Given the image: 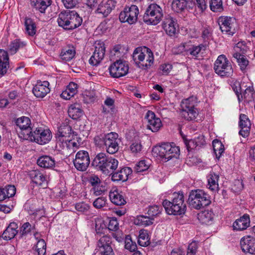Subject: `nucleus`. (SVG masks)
I'll return each instance as SVG.
<instances>
[{
	"mask_svg": "<svg viewBox=\"0 0 255 255\" xmlns=\"http://www.w3.org/2000/svg\"><path fill=\"white\" fill-rule=\"evenodd\" d=\"M75 55V50L72 48H69L68 49H63L61 53V57L62 60L66 61H70Z\"/></svg>",
	"mask_w": 255,
	"mask_h": 255,
	"instance_id": "obj_44",
	"label": "nucleus"
},
{
	"mask_svg": "<svg viewBox=\"0 0 255 255\" xmlns=\"http://www.w3.org/2000/svg\"><path fill=\"white\" fill-rule=\"evenodd\" d=\"M219 175L211 172L208 176V187L212 191H217L219 189L218 180Z\"/></svg>",
	"mask_w": 255,
	"mask_h": 255,
	"instance_id": "obj_35",
	"label": "nucleus"
},
{
	"mask_svg": "<svg viewBox=\"0 0 255 255\" xmlns=\"http://www.w3.org/2000/svg\"><path fill=\"white\" fill-rule=\"evenodd\" d=\"M18 225L14 222L10 223L2 234V238L5 240H10L14 238L18 233Z\"/></svg>",
	"mask_w": 255,
	"mask_h": 255,
	"instance_id": "obj_32",
	"label": "nucleus"
},
{
	"mask_svg": "<svg viewBox=\"0 0 255 255\" xmlns=\"http://www.w3.org/2000/svg\"><path fill=\"white\" fill-rule=\"evenodd\" d=\"M197 248V243L192 242L188 246L186 255H195L196 253Z\"/></svg>",
	"mask_w": 255,
	"mask_h": 255,
	"instance_id": "obj_59",
	"label": "nucleus"
},
{
	"mask_svg": "<svg viewBox=\"0 0 255 255\" xmlns=\"http://www.w3.org/2000/svg\"><path fill=\"white\" fill-rule=\"evenodd\" d=\"M162 27L168 35L172 36L175 34L178 24L175 18L167 14L162 21Z\"/></svg>",
	"mask_w": 255,
	"mask_h": 255,
	"instance_id": "obj_21",
	"label": "nucleus"
},
{
	"mask_svg": "<svg viewBox=\"0 0 255 255\" xmlns=\"http://www.w3.org/2000/svg\"><path fill=\"white\" fill-rule=\"evenodd\" d=\"M133 60L139 68L148 69L154 62V56L151 50L143 46L136 48L132 54Z\"/></svg>",
	"mask_w": 255,
	"mask_h": 255,
	"instance_id": "obj_4",
	"label": "nucleus"
},
{
	"mask_svg": "<svg viewBox=\"0 0 255 255\" xmlns=\"http://www.w3.org/2000/svg\"><path fill=\"white\" fill-rule=\"evenodd\" d=\"M159 157L166 162L172 158H177L180 150L174 143H164L153 149Z\"/></svg>",
	"mask_w": 255,
	"mask_h": 255,
	"instance_id": "obj_7",
	"label": "nucleus"
},
{
	"mask_svg": "<svg viewBox=\"0 0 255 255\" xmlns=\"http://www.w3.org/2000/svg\"><path fill=\"white\" fill-rule=\"evenodd\" d=\"M52 138V134L49 129L43 128H37L33 131L31 132L29 137L27 140L34 141L39 144L48 143Z\"/></svg>",
	"mask_w": 255,
	"mask_h": 255,
	"instance_id": "obj_10",
	"label": "nucleus"
},
{
	"mask_svg": "<svg viewBox=\"0 0 255 255\" xmlns=\"http://www.w3.org/2000/svg\"><path fill=\"white\" fill-rule=\"evenodd\" d=\"M105 54V44L100 42L96 43L95 51L89 59V63L93 66H97L103 59Z\"/></svg>",
	"mask_w": 255,
	"mask_h": 255,
	"instance_id": "obj_19",
	"label": "nucleus"
},
{
	"mask_svg": "<svg viewBox=\"0 0 255 255\" xmlns=\"http://www.w3.org/2000/svg\"><path fill=\"white\" fill-rule=\"evenodd\" d=\"M188 2L186 0H173L172 3V9L176 12L184 11L187 7Z\"/></svg>",
	"mask_w": 255,
	"mask_h": 255,
	"instance_id": "obj_40",
	"label": "nucleus"
},
{
	"mask_svg": "<svg viewBox=\"0 0 255 255\" xmlns=\"http://www.w3.org/2000/svg\"><path fill=\"white\" fill-rule=\"evenodd\" d=\"M240 245L244 252L255 254V238L250 236L244 237L241 240Z\"/></svg>",
	"mask_w": 255,
	"mask_h": 255,
	"instance_id": "obj_24",
	"label": "nucleus"
},
{
	"mask_svg": "<svg viewBox=\"0 0 255 255\" xmlns=\"http://www.w3.org/2000/svg\"><path fill=\"white\" fill-rule=\"evenodd\" d=\"M83 111L81 106L77 103L71 105L68 109V115L73 120H78L82 116Z\"/></svg>",
	"mask_w": 255,
	"mask_h": 255,
	"instance_id": "obj_34",
	"label": "nucleus"
},
{
	"mask_svg": "<svg viewBox=\"0 0 255 255\" xmlns=\"http://www.w3.org/2000/svg\"><path fill=\"white\" fill-rule=\"evenodd\" d=\"M234 50V53L244 55L249 50V47L245 41H240L236 44Z\"/></svg>",
	"mask_w": 255,
	"mask_h": 255,
	"instance_id": "obj_46",
	"label": "nucleus"
},
{
	"mask_svg": "<svg viewBox=\"0 0 255 255\" xmlns=\"http://www.w3.org/2000/svg\"><path fill=\"white\" fill-rule=\"evenodd\" d=\"M233 56L236 59V61L238 63L241 70L244 72H245L249 64V61L246 56L243 54L233 53Z\"/></svg>",
	"mask_w": 255,
	"mask_h": 255,
	"instance_id": "obj_36",
	"label": "nucleus"
},
{
	"mask_svg": "<svg viewBox=\"0 0 255 255\" xmlns=\"http://www.w3.org/2000/svg\"><path fill=\"white\" fill-rule=\"evenodd\" d=\"M149 164L145 160H142L137 163L134 167V170L136 172H141L148 169Z\"/></svg>",
	"mask_w": 255,
	"mask_h": 255,
	"instance_id": "obj_51",
	"label": "nucleus"
},
{
	"mask_svg": "<svg viewBox=\"0 0 255 255\" xmlns=\"http://www.w3.org/2000/svg\"><path fill=\"white\" fill-rule=\"evenodd\" d=\"M107 202V200L106 197H100L95 200L93 205L96 209H101L106 206Z\"/></svg>",
	"mask_w": 255,
	"mask_h": 255,
	"instance_id": "obj_52",
	"label": "nucleus"
},
{
	"mask_svg": "<svg viewBox=\"0 0 255 255\" xmlns=\"http://www.w3.org/2000/svg\"><path fill=\"white\" fill-rule=\"evenodd\" d=\"M132 169L130 167H125L120 170L112 173V180L113 181H126L129 175L132 173Z\"/></svg>",
	"mask_w": 255,
	"mask_h": 255,
	"instance_id": "obj_29",
	"label": "nucleus"
},
{
	"mask_svg": "<svg viewBox=\"0 0 255 255\" xmlns=\"http://www.w3.org/2000/svg\"><path fill=\"white\" fill-rule=\"evenodd\" d=\"M250 225V218L248 214H245L233 223L234 230L243 231L247 229Z\"/></svg>",
	"mask_w": 255,
	"mask_h": 255,
	"instance_id": "obj_30",
	"label": "nucleus"
},
{
	"mask_svg": "<svg viewBox=\"0 0 255 255\" xmlns=\"http://www.w3.org/2000/svg\"><path fill=\"white\" fill-rule=\"evenodd\" d=\"M148 122L147 128L152 132H157L161 127L162 123L159 118H156L154 112L148 111L145 115Z\"/></svg>",
	"mask_w": 255,
	"mask_h": 255,
	"instance_id": "obj_22",
	"label": "nucleus"
},
{
	"mask_svg": "<svg viewBox=\"0 0 255 255\" xmlns=\"http://www.w3.org/2000/svg\"><path fill=\"white\" fill-rule=\"evenodd\" d=\"M25 45V43L24 42L21 41L19 39H15L10 44L9 51L11 54H14L19 48L23 47Z\"/></svg>",
	"mask_w": 255,
	"mask_h": 255,
	"instance_id": "obj_43",
	"label": "nucleus"
},
{
	"mask_svg": "<svg viewBox=\"0 0 255 255\" xmlns=\"http://www.w3.org/2000/svg\"><path fill=\"white\" fill-rule=\"evenodd\" d=\"M215 72L222 77H230L233 74V69L225 55H219L214 64Z\"/></svg>",
	"mask_w": 255,
	"mask_h": 255,
	"instance_id": "obj_8",
	"label": "nucleus"
},
{
	"mask_svg": "<svg viewBox=\"0 0 255 255\" xmlns=\"http://www.w3.org/2000/svg\"><path fill=\"white\" fill-rule=\"evenodd\" d=\"M162 208L157 205H153L149 207L147 213L150 218H152L158 215L161 212Z\"/></svg>",
	"mask_w": 255,
	"mask_h": 255,
	"instance_id": "obj_53",
	"label": "nucleus"
},
{
	"mask_svg": "<svg viewBox=\"0 0 255 255\" xmlns=\"http://www.w3.org/2000/svg\"><path fill=\"white\" fill-rule=\"evenodd\" d=\"M64 5L67 8H71L74 7L77 3V0H62Z\"/></svg>",
	"mask_w": 255,
	"mask_h": 255,
	"instance_id": "obj_63",
	"label": "nucleus"
},
{
	"mask_svg": "<svg viewBox=\"0 0 255 255\" xmlns=\"http://www.w3.org/2000/svg\"><path fill=\"white\" fill-rule=\"evenodd\" d=\"M214 217L213 212L209 210H205L198 214V219L200 222L205 224H209L212 221Z\"/></svg>",
	"mask_w": 255,
	"mask_h": 255,
	"instance_id": "obj_38",
	"label": "nucleus"
},
{
	"mask_svg": "<svg viewBox=\"0 0 255 255\" xmlns=\"http://www.w3.org/2000/svg\"><path fill=\"white\" fill-rule=\"evenodd\" d=\"M162 205L169 215H181L185 213L186 206L184 203L183 192H174L171 201L164 200Z\"/></svg>",
	"mask_w": 255,
	"mask_h": 255,
	"instance_id": "obj_2",
	"label": "nucleus"
},
{
	"mask_svg": "<svg viewBox=\"0 0 255 255\" xmlns=\"http://www.w3.org/2000/svg\"><path fill=\"white\" fill-rule=\"evenodd\" d=\"M77 85L74 82H70L67 86L66 89L63 91L61 97L65 100H69L77 93Z\"/></svg>",
	"mask_w": 255,
	"mask_h": 255,
	"instance_id": "obj_33",
	"label": "nucleus"
},
{
	"mask_svg": "<svg viewBox=\"0 0 255 255\" xmlns=\"http://www.w3.org/2000/svg\"><path fill=\"white\" fill-rule=\"evenodd\" d=\"M89 183L93 186V194L97 196L101 195L104 192L102 182L98 175L92 174L88 179Z\"/></svg>",
	"mask_w": 255,
	"mask_h": 255,
	"instance_id": "obj_26",
	"label": "nucleus"
},
{
	"mask_svg": "<svg viewBox=\"0 0 255 255\" xmlns=\"http://www.w3.org/2000/svg\"><path fill=\"white\" fill-rule=\"evenodd\" d=\"M95 93L93 91H86L84 94V98L87 103L93 102L94 101Z\"/></svg>",
	"mask_w": 255,
	"mask_h": 255,
	"instance_id": "obj_61",
	"label": "nucleus"
},
{
	"mask_svg": "<svg viewBox=\"0 0 255 255\" xmlns=\"http://www.w3.org/2000/svg\"><path fill=\"white\" fill-rule=\"evenodd\" d=\"M163 16V10L158 4H150L146 9L143 16V21L147 24L156 25L160 22Z\"/></svg>",
	"mask_w": 255,
	"mask_h": 255,
	"instance_id": "obj_6",
	"label": "nucleus"
},
{
	"mask_svg": "<svg viewBox=\"0 0 255 255\" xmlns=\"http://www.w3.org/2000/svg\"><path fill=\"white\" fill-rule=\"evenodd\" d=\"M24 25L26 33L30 36H33L36 31V25L34 21L30 18L25 17Z\"/></svg>",
	"mask_w": 255,
	"mask_h": 255,
	"instance_id": "obj_39",
	"label": "nucleus"
},
{
	"mask_svg": "<svg viewBox=\"0 0 255 255\" xmlns=\"http://www.w3.org/2000/svg\"><path fill=\"white\" fill-rule=\"evenodd\" d=\"M3 189H4L6 198L11 197L15 194L16 188L13 185H8Z\"/></svg>",
	"mask_w": 255,
	"mask_h": 255,
	"instance_id": "obj_55",
	"label": "nucleus"
},
{
	"mask_svg": "<svg viewBox=\"0 0 255 255\" xmlns=\"http://www.w3.org/2000/svg\"><path fill=\"white\" fill-rule=\"evenodd\" d=\"M109 196L111 201L115 205L122 206L127 203L126 200L124 198V196L117 191L110 192Z\"/></svg>",
	"mask_w": 255,
	"mask_h": 255,
	"instance_id": "obj_37",
	"label": "nucleus"
},
{
	"mask_svg": "<svg viewBox=\"0 0 255 255\" xmlns=\"http://www.w3.org/2000/svg\"><path fill=\"white\" fill-rule=\"evenodd\" d=\"M29 175L32 182L36 186H47V183L45 176L38 170L30 171Z\"/></svg>",
	"mask_w": 255,
	"mask_h": 255,
	"instance_id": "obj_28",
	"label": "nucleus"
},
{
	"mask_svg": "<svg viewBox=\"0 0 255 255\" xmlns=\"http://www.w3.org/2000/svg\"><path fill=\"white\" fill-rule=\"evenodd\" d=\"M178 53H183L184 55H191L196 58L201 50H205V46L202 45L195 46L190 43H185L180 45L178 47Z\"/></svg>",
	"mask_w": 255,
	"mask_h": 255,
	"instance_id": "obj_18",
	"label": "nucleus"
},
{
	"mask_svg": "<svg viewBox=\"0 0 255 255\" xmlns=\"http://www.w3.org/2000/svg\"><path fill=\"white\" fill-rule=\"evenodd\" d=\"M128 65L125 61L117 60L109 67L111 75L114 78H120L126 75L128 71Z\"/></svg>",
	"mask_w": 255,
	"mask_h": 255,
	"instance_id": "obj_14",
	"label": "nucleus"
},
{
	"mask_svg": "<svg viewBox=\"0 0 255 255\" xmlns=\"http://www.w3.org/2000/svg\"><path fill=\"white\" fill-rule=\"evenodd\" d=\"M30 124V120L28 117H23L17 119L16 125L19 128L20 131L18 132L20 138L26 140L29 138L31 132Z\"/></svg>",
	"mask_w": 255,
	"mask_h": 255,
	"instance_id": "obj_16",
	"label": "nucleus"
},
{
	"mask_svg": "<svg viewBox=\"0 0 255 255\" xmlns=\"http://www.w3.org/2000/svg\"><path fill=\"white\" fill-rule=\"evenodd\" d=\"M57 21L63 29L73 30L82 24L83 19L75 11L67 10L60 12Z\"/></svg>",
	"mask_w": 255,
	"mask_h": 255,
	"instance_id": "obj_3",
	"label": "nucleus"
},
{
	"mask_svg": "<svg viewBox=\"0 0 255 255\" xmlns=\"http://www.w3.org/2000/svg\"><path fill=\"white\" fill-rule=\"evenodd\" d=\"M108 229L111 231H117L119 229V223L116 218H112L110 220Z\"/></svg>",
	"mask_w": 255,
	"mask_h": 255,
	"instance_id": "obj_60",
	"label": "nucleus"
},
{
	"mask_svg": "<svg viewBox=\"0 0 255 255\" xmlns=\"http://www.w3.org/2000/svg\"><path fill=\"white\" fill-rule=\"evenodd\" d=\"M49 83L47 81H38L32 89L33 94L37 98H42L50 92Z\"/></svg>",
	"mask_w": 255,
	"mask_h": 255,
	"instance_id": "obj_23",
	"label": "nucleus"
},
{
	"mask_svg": "<svg viewBox=\"0 0 255 255\" xmlns=\"http://www.w3.org/2000/svg\"><path fill=\"white\" fill-rule=\"evenodd\" d=\"M125 247L131 252H135L137 249V246L135 242H133L130 238L127 237L125 241Z\"/></svg>",
	"mask_w": 255,
	"mask_h": 255,
	"instance_id": "obj_54",
	"label": "nucleus"
},
{
	"mask_svg": "<svg viewBox=\"0 0 255 255\" xmlns=\"http://www.w3.org/2000/svg\"><path fill=\"white\" fill-rule=\"evenodd\" d=\"M73 163L78 170L86 171L90 163L89 153L85 150L79 151L76 154Z\"/></svg>",
	"mask_w": 255,
	"mask_h": 255,
	"instance_id": "obj_15",
	"label": "nucleus"
},
{
	"mask_svg": "<svg viewBox=\"0 0 255 255\" xmlns=\"http://www.w3.org/2000/svg\"><path fill=\"white\" fill-rule=\"evenodd\" d=\"M51 0H30L31 6L36 10L44 13L45 10L51 4Z\"/></svg>",
	"mask_w": 255,
	"mask_h": 255,
	"instance_id": "obj_31",
	"label": "nucleus"
},
{
	"mask_svg": "<svg viewBox=\"0 0 255 255\" xmlns=\"http://www.w3.org/2000/svg\"><path fill=\"white\" fill-rule=\"evenodd\" d=\"M220 29L223 34L233 35L237 31L236 20L228 16H221L218 20Z\"/></svg>",
	"mask_w": 255,
	"mask_h": 255,
	"instance_id": "obj_11",
	"label": "nucleus"
},
{
	"mask_svg": "<svg viewBox=\"0 0 255 255\" xmlns=\"http://www.w3.org/2000/svg\"><path fill=\"white\" fill-rule=\"evenodd\" d=\"M46 245L43 239L39 240L35 247L37 255H44L46 253Z\"/></svg>",
	"mask_w": 255,
	"mask_h": 255,
	"instance_id": "obj_49",
	"label": "nucleus"
},
{
	"mask_svg": "<svg viewBox=\"0 0 255 255\" xmlns=\"http://www.w3.org/2000/svg\"><path fill=\"white\" fill-rule=\"evenodd\" d=\"M187 202L190 206L197 210L203 208L211 203L209 195L200 189L191 191Z\"/></svg>",
	"mask_w": 255,
	"mask_h": 255,
	"instance_id": "obj_5",
	"label": "nucleus"
},
{
	"mask_svg": "<svg viewBox=\"0 0 255 255\" xmlns=\"http://www.w3.org/2000/svg\"><path fill=\"white\" fill-rule=\"evenodd\" d=\"M112 239L108 236L101 237L97 243L96 253L97 255H115L112 247Z\"/></svg>",
	"mask_w": 255,
	"mask_h": 255,
	"instance_id": "obj_12",
	"label": "nucleus"
},
{
	"mask_svg": "<svg viewBox=\"0 0 255 255\" xmlns=\"http://www.w3.org/2000/svg\"><path fill=\"white\" fill-rule=\"evenodd\" d=\"M119 161L116 158L101 152L96 155L92 165L106 175H111L117 168Z\"/></svg>",
	"mask_w": 255,
	"mask_h": 255,
	"instance_id": "obj_1",
	"label": "nucleus"
},
{
	"mask_svg": "<svg viewBox=\"0 0 255 255\" xmlns=\"http://www.w3.org/2000/svg\"><path fill=\"white\" fill-rule=\"evenodd\" d=\"M210 6L214 12H220L223 9L222 0H210Z\"/></svg>",
	"mask_w": 255,
	"mask_h": 255,
	"instance_id": "obj_48",
	"label": "nucleus"
},
{
	"mask_svg": "<svg viewBox=\"0 0 255 255\" xmlns=\"http://www.w3.org/2000/svg\"><path fill=\"white\" fill-rule=\"evenodd\" d=\"M195 99L194 97H191L182 101L181 103L182 110H187L195 107Z\"/></svg>",
	"mask_w": 255,
	"mask_h": 255,
	"instance_id": "obj_50",
	"label": "nucleus"
},
{
	"mask_svg": "<svg viewBox=\"0 0 255 255\" xmlns=\"http://www.w3.org/2000/svg\"><path fill=\"white\" fill-rule=\"evenodd\" d=\"M72 132L71 127L67 123H62L56 134V147L59 146L61 149L68 148L70 143L69 137Z\"/></svg>",
	"mask_w": 255,
	"mask_h": 255,
	"instance_id": "obj_9",
	"label": "nucleus"
},
{
	"mask_svg": "<svg viewBox=\"0 0 255 255\" xmlns=\"http://www.w3.org/2000/svg\"><path fill=\"white\" fill-rule=\"evenodd\" d=\"M105 135L100 134L96 136L94 138L95 144L99 146L105 145Z\"/></svg>",
	"mask_w": 255,
	"mask_h": 255,
	"instance_id": "obj_62",
	"label": "nucleus"
},
{
	"mask_svg": "<svg viewBox=\"0 0 255 255\" xmlns=\"http://www.w3.org/2000/svg\"><path fill=\"white\" fill-rule=\"evenodd\" d=\"M199 114L198 110L195 107L187 109V110H182L181 114L185 119L188 121L195 120Z\"/></svg>",
	"mask_w": 255,
	"mask_h": 255,
	"instance_id": "obj_41",
	"label": "nucleus"
},
{
	"mask_svg": "<svg viewBox=\"0 0 255 255\" xmlns=\"http://www.w3.org/2000/svg\"><path fill=\"white\" fill-rule=\"evenodd\" d=\"M139 13L138 8L135 5L126 7L119 15L120 20L122 22H128L130 24L136 22Z\"/></svg>",
	"mask_w": 255,
	"mask_h": 255,
	"instance_id": "obj_13",
	"label": "nucleus"
},
{
	"mask_svg": "<svg viewBox=\"0 0 255 255\" xmlns=\"http://www.w3.org/2000/svg\"><path fill=\"white\" fill-rule=\"evenodd\" d=\"M153 220V218H150L149 216L140 215L137 217L134 223L136 225L146 226L152 224Z\"/></svg>",
	"mask_w": 255,
	"mask_h": 255,
	"instance_id": "obj_42",
	"label": "nucleus"
},
{
	"mask_svg": "<svg viewBox=\"0 0 255 255\" xmlns=\"http://www.w3.org/2000/svg\"><path fill=\"white\" fill-rule=\"evenodd\" d=\"M105 224L102 223L101 221L99 220L96 221L95 230L97 233L100 234L102 233L103 230L105 229Z\"/></svg>",
	"mask_w": 255,
	"mask_h": 255,
	"instance_id": "obj_64",
	"label": "nucleus"
},
{
	"mask_svg": "<svg viewBox=\"0 0 255 255\" xmlns=\"http://www.w3.org/2000/svg\"><path fill=\"white\" fill-rule=\"evenodd\" d=\"M37 165L46 169H53L55 167L56 161L54 157L44 155L40 156L37 160Z\"/></svg>",
	"mask_w": 255,
	"mask_h": 255,
	"instance_id": "obj_25",
	"label": "nucleus"
},
{
	"mask_svg": "<svg viewBox=\"0 0 255 255\" xmlns=\"http://www.w3.org/2000/svg\"><path fill=\"white\" fill-rule=\"evenodd\" d=\"M118 134L111 132L105 135V146L107 151L110 154H114L119 150Z\"/></svg>",
	"mask_w": 255,
	"mask_h": 255,
	"instance_id": "obj_17",
	"label": "nucleus"
},
{
	"mask_svg": "<svg viewBox=\"0 0 255 255\" xmlns=\"http://www.w3.org/2000/svg\"><path fill=\"white\" fill-rule=\"evenodd\" d=\"M212 143L214 152L217 158H219L224 151V146L222 143L218 139L214 140Z\"/></svg>",
	"mask_w": 255,
	"mask_h": 255,
	"instance_id": "obj_45",
	"label": "nucleus"
},
{
	"mask_svg": "<svg viewBox=\"0 0 255 255\" xmlns=\"http://www.w3.org/2000/svg\"><path fill=\"white\" fill-rule=\"evenodd\" d=\"M251 126V123L248 116L245 114H241L239 121V126L241 128L240 134L244 137L248 136L250 133Z\"/></svg>",
	"mask_w": 255,
	"mask_h": 255,
	"instance_id": "obj_27",
	"label": "nucleus"
},
{
	"mask_svg": "<svg viewBox=\"0 0 255 255\" xmlns=\"http://www.w3.org/2000/svg\"><path fill=\"white\" fill-rule=\"evenodd\" d=\"M131 151L133 153H137L141 151L142 145L140 142L135 141L130 146Z\"/></svg>",
	"mask_w": 255,
	"mask_h": 255,
	"instance_id": "obj_57",
	"label": "nucleus"
},
{
	"mask_svg": "<svg viewBox=\"0 0 255 255\" xmlns=\"http://www.w3.org/2000/svg\"><path fill=\"white\" fill-rule=\"evenodd\" d=\"M33 228V227L28 222L25 223L21 227L19 233L21 236H24L29 233Z\"/></svg>",
	"mask_w": 255,
	"mask_h": 255,
	"instance_id": "obj_58",
	"label": "nucleus"
},
{
	"mask_svg": "<svg viewBox=\"0 0 255 255\" xmlns=\"http://www.w3.org/2000/svg\"><path fill=\"white\" fill-rule=\"evenodd\" d=\"M116 4V1L114 0H102L98 4L95 13L106 17L115 8Z\"/></svg>",
	"mask_w": 255,
	"mask_h": 255,
	"instance_id": "obj_20",
	"label": "nucleus"
},
{
	"mask_svg": "<svg viewBox=\"0 0 255 255\" xmlns=\"http://www.w3.org/2000/svg\"><path fill=\"white\" fill-rule=\"evenodd\" d=\"M138 243L142 247H146L150 244L148 234L146 231H140L138 236Z\"/></svg>",
	"mask_w": 255,
	"mask_h": 255,
	"instance_id": "obj_47",
	"label": "nucleus"
},
{
	"mask_svg": "<svg viewBox=\"0 0 255 255\" xmlns=\"http://www.w3.org/2000/svg\"><path fill=\"white\" fill-rule=\"evenodd\" d=\"M76 210L81 213L87 212L89 209V206L85 202L76 203L75 206Z\"/></svg>",
	"mask_w": 255,
	"mask_h": 255,
	"instance_id": "obj_56",
	"label": "nucleus"
}]
</instances>
